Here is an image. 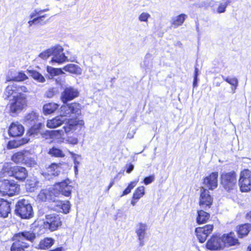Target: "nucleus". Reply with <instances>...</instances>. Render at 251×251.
Returning a JSON list of instances; mask_svg holds the SVG:
<instances>
[{
    "label": "nucleus",
    "instance_id": "nucleus-1",
    "mask_svg": "<svg viewBox=\"0 0 251 251\" xmlns=\"http://www.w3.org/2000/svg\"><path fill=\"white\" fill-rule=\"evenodd\" d=\"M35 237V234L31 230L21 231L15 234L12 237L13 243L11 251H25L29 247V242H33Z\"/></svg>",
    "mask_w": 251,
    "mask_h": 251
},
{
    "label": "nucleus",
    "instance_id": "nucleus-2",
    "mask_svg": "<svg viewBox=\"0 0 251 251\" xmlns=\"http://www.w3.org/2000/svg\"><path fill=\"white\" fill-rule=\"evenodd\" d=\"M221 183L227 192L234 190L237 188V178L235 172H223L221 175Z\"/></svg>",
    "mask_w": 251,
    "mask_h": 251
},
{
    "label": "nucleus",
    "instance_id": "nucleus-3",
    "mask_svg": "<svg viewBox=\"0 0 251 251\" xmlns=\"http://www.w3.org/2000/svg\"><path fill=\"white\" fill-rule=\"evenodd\" d=\"M20 185L14 180H0V193L3 195L12 196L19 193Z\"/></svg>",
    "mask_w": 251,
    "mask_h": 251
},
{
    "label": "nucleus",
    "instance_id": "nucleus-4",
    "mask_svg": "<svg viewBox=\"0 0 251 251\" xmlns=\"http://www.w3.org/2000/svg\"><path fill=\"white\" fill-rule=\"evenodd\" d=\"M16 214L23 219H29L33 217L32 207L27 200L23 199L19 201L16 205Z\"/></svg>",
    "mask_w": 251,
    "mask_h": 251
},
{
    "label": "nucleus",
    "instance_id": "nucleus-5",
    "mask_svg": "<svg viewBox=\"0 0 251 251\" xmlns=\"http://www.w3.org/2000/svg\"><path fill=\"white\" fill-rule=\"evenodd\" d=\"M26 106V98L25 95L14 96L9 103L10 113L15 116Z\"/></svg>",
    "mask_w": 251,
    "mask_h": 251
},
{
    "label": "nucleus",
    "instance_id": "nucleus-6",
    "mask_svg": "<svg viewBox=\"0 0 251 251\" xmlns=\"http://www.w3.org/2000/svg\"><path fill=\"white\" fill-rule=\"evenodd\" d=\"M81 107L79 103L74 102L63 105L60 107V115L62 117H70L72 115L78 116L81 114Z\"/></svg>",
    "mask_w": 251,
    "mask_h": 251
},
{
    "label": "nucleus",
    "instance_id": "nucleus-7",
    "mask_svg": "<svg viewBox=\"0 0 251 251\" xmlns=\"http://www.w3.org/2000/svg\"><path fill=\"white\" fill-rule=\"evenodd\" d=\"M38 116L36 112L31 111L26 114L23 120L25 124L29 126H32L30 129V132L31 134L37 133L42 126L41 123L35 125L38 120Z\"/></svg>",
    "mask_w": 251,
    "mask_h": 251
},
{
    "label": "nucleus",
    "instance_id": "nucleus-8",
    "mask_svg": "<svg viewBox=\"0 0 251 251\" xmlns=\"http://www.w3.org/2000/svg\"><path fill=\"white\" fill-rule=\"evenodd\" d=\"M239 185L242 192H248L251 190V171L245 169L240 173Z\"/></svg>",
    "mask_w": 251,
    "mask_h": 251
},
{
    "label": "nucleus",
    "instance_id": "nucleus-9",
    "mask_svg": "<svg viewBox=\"0 0 251 251\" xmlns=\"http://www.w3.org/2000/svg\"><path fill=\"white\" fill-rule=\"evenodd\" d=\"M44 225L46 228H49L51 231L56 230L59 226H61L60 216L56 213L47 215Z\"/></svg>",
    "mask_w": 251,
    "mask_h": 251
},
{
    "label": "nucleus",
    "instance_id": "nucleus-10",
    "mask_svg": "<svg viewBox=\"0 0 251 251\" xmlns=\"http://www.w3.org/2000/svg\"><path fill=\"white\" fill-rule=\"evenodd\" d=\"M51 55L52 57L50 62L62 64L68 61L67 56L63 53V48L60 45H57L51 47Z\"/></svg>",
    "mask_w": 251,
    "mask_h": 251
},
{
    "label": "nucleus",
    "instance_id": "nucleus-11",
    "mask_svg": "<svg viewBox=\"0 0 251 251\" xmlns=\"http://www.w3.org/2000/svg\"><path fill=\"white\" fill-rule=\"evenodd\" d=\"M213 202V198L206 188L202 187L201 189V194L199 199V205L202 209L206 210L210 208Z\"/></svg>",
    "mask_w": 251,
    "mask_h": 251
},
{
    "label": "nucleus",
    "instance_id": "nucleus-12",
    "mask_svg": "<svg viewBox=\"0 0 251 251\" xmlns=\"http://www.w3.org/2000/svg\"><path fill=\"white\" fill-rule=\"evenodd\" d=\"M79 92L77 89L73 87H66L61 93V100L64 103H66L69 101L74 100L77 97Z\"/></svg>",
    "mask_w": 251,
    "mask_h": 251
},
{
    "label": "nucleus",
    "instance_id": "nucleus-13",
    "mask_svg": "<svg viewBox=\"0 0 251 251\" xmlns=\"http://www.w3.org/2000/svg\"><path fill=\"white\" fill-rule=\"evenodd\" d=\"M84 124L83 120L78 119H69L66 123V125L63 126V128L66 134L70 132L73 133L78 127H81Z\"/></svg>",
    "mask_w": 251,
    "mask_h": 251
},
{
    "label": "nucleus",
    "instance_id": "nucleus-14",
    "mask_svg": "<svg viewBox=\"0 0 251 251\" xmlns=\"http://www.w3.org/2000/svg\"><path fill=\"white\" fill-rule=\"evenodd\" d=\"M213 228L211 225H207L203 227H197L195 229L197 237L201 243H203L209 234H210Z\"/></svg>",
    "mask_w": 251,
    "mask_h": 251
},
{
    "label": "nucleus",
    "instance_id": "nucleus-15",
    "mask_svg": "<svg viewBox=\"0 0 251 251\" xmlns=\"http://www.w3.org/2000/svg\"><path fill=\"white\" fill-rule=\"evenodd\" d=\"M206 247L210 250H219L224 247V243L222 237L214 235L207 241Z\"/></svg>",
    "mask_w": 251,
    "mask_h": 251
},
{
    "label": "nucleus",
    "instance_id": "nucleus-16",
    "mask_svg": "<svg viewBox=\"0 0 251 251\" xmlns=\"http://www.w3.org/2000/svg\"><path fill=\"white\" fill-rule=\"evenodd\" d=\"M218 172L212 173L209 176L205 177L203 179L204 186L209 190H213L218 186Z\"/></svg>",
    "mask_w": 251,
    "mask_h": 251
},
{
    "label": "nucleus",
    "instance_id": "nucleus-17",
    "mask_svg": "<svg viewBox=\"0 0 251 251\" xmlns=\"http://www.w3.org/2000/svg\"><path fill=\"white\" fill-rule=\"evenodd\" d=\"M71 182L69 179L59 182L55 185L56 189H58L60 193L67 197H69L71 194L73 187L71 185Z\"/></svg>",
    "mask_w": 251,
    "mask_h": 251
},
{
    "label": "nucleus",
    "instance_id": "nucleus-18",
    "mask_svg": "<svg viewBox=\"0 0 251 251\" xmlns=\"http://www.w3.org/2000/svg\"><path fill=\"white\" fill-rule=\"evenodd\" d=\"M24 131V127L18 122L12 123L10 125L8 129L9 135L14 137L22 136Z\"/></svg>",
    "mask_w": 251,
    "mask_h": 251
},
{
    "label": "nucleus",
    "instance_id": "nucleus-19",
    "mask_svg": "<svg viewBox=\"0 0 251 251\" xmlns=\"http://www.w3.org/2000/svg\"><path fill=\"white\" fill-rule=\"evenodd\" d=\"M147 226L145 224L139 223L136 226V233L139 240V245L143 246L144 245V240L146 234Z\"/></svg>",
    "mask_w": 251,
    "mask_h": 251
},
{
    "label": "nucleus",
    "instance_id": "nucleus-20",
    "mask_svg": "<svg viewBox=\"0 0 251 251\" xmlns=\"http://www.w3.org/2000/svg\"><path fill=\"white\" fill-rule=\"evenodd\" d=\"M13 171H14L13 176L17 179L24 180L27 176V171L25 168L21 166H14Z\"/></svg>",
    "mask_w": 251,
    "mask_h": 251
},
{
    "label": "nucleus",
    "instance_id": "nucleus-21",
    "mask_svg": "<svg viewBox=\"0 0 251 251\" xmlns=\"http://www.w3.org/2000/svg\"><path fill=\"white\" fill-rule=\"evenodd\" d=\"M66 120V119L59 115L48 120L47 122V126L50 128H54L62 125Z\"/></svg>",
    "mask_w": 251,
    "mask_h": 251
},
{
    "label": "nucleus",
    "instance_id": "nucleus-22",
    "mask_svg": "<svg viewBox=\"0 0 251 251\" xmlns=\"http://www.w3.org/2000/svg\"><path fill=\"white\" fill-rule=\"evenodd\" d=\"M59 172V166L55 163H52L47 168L44 176L47 179H50L53 176H58Z\"/></svg>",
    "mask_w": 251,
    "mask_h": 251
},
{
    "label": "nucleus",
    "instance_id": "nucleus-23",
    "mask_svg": "<svg viewBox=\"0 0 251 251\" xmlns=\"http://www.w3.org/2000/svg\"><path fill=\"white\" fill-rule=\"evenodd\" d=\"M222 239L224 243V247L234 246L239 243L238 239L235 238L234 234L232 232L224 234L222 236Z\"/></svg>",
    "mask_w": 251,
    "mask_h": 251
},
{
    "label": "nucleus",
    "instance_id": "nucleus-24",
    "mask_svg": "<svg viewBox=\"0 0 251 251\" xmlns=\"http://www.w3.org/2000/svg\"><path fill=\"white\" fill-rule=\"evenodd\" d=\"M187 18V15L185 14H181L176 16H174L171 18V26L175 28L181 25Z\"/></svg>",
    "mask_w": 251,
    "mask_h": 251
},
{
    "label": "nucleus",
    "instance_id": "nucleus-25",
    "mask_svg": "<svg viewBox=\"0 0 251 251\" xmlns=\"http://www.w3.org/2000/svg\"><path fill=\"white\" fill-rule=\"evenodd\" d=\"M10 203L2 199H0V216L3 218L8 217V214L10 212Z\"/></svg>",
    "mask_w": 251,
    "mask_h": 251
},
{
    "label": "nucleus",
    "instance_id": "nucleus-26",
    "mask_svg": "<svg viewBox=\"0 0 251 251\" xmlns=\"http://www.w3.org/2000/svg\"><path fill=\"white\" fill-rule=\"evenodd\" d=\"M49 10L48 9H45L43 10L39 9H35L34 12L32 13L30 15L31 18H33L34 17L37 16L36 19H37V24H39L40 25H43L46 24L47 23V21H45L44 18L47 16V15H41V14L45 11Z\"/></svg>",
    "mask_w": 251,
    "mask_h": 251
},
{
    "label": "nucleus",
    "instance_id": "nucleus-27",
    "mask_svg": "<svg viewBox=\"0 0 251 251\" xmlns=\"http://www.w3.org/2000/svg\"><path fill=\"white\" fill-rule=\"evenodd\" d=\"M56 203V207L55 208L56 210L65 214L69 213L70 208V204L69 201H57Z\"/></svg>",
    "mask_w": 251,
    "mask_h": 251
},
{
    "label": "nucleus",
    "instance_id": "nucleus-28",
    "mask_svg": "<svg viewBox=\"0 0 251 251\" xmlns=\"http://www.w3.org/2000/svg\"><path fill=\"white\" fill-rule=\"evenodd\" d=\"M54 243V240L51 238H45L41 240L38 245V249L46 250L51 247Z\"/></svg>",
    "mask_w": 251,
    "mask_h": 251
},
{
    "label": "nucleus",
    "instance_id": "nucleus-29",
    "mask_svg": "<svg viewBox=\"0 0 251 251\" xmlns=\"http://www.w3.org/2000/svg\"><path fill=\"white\" fill-rule=\"evenodd\" d=\"M39 183V181L35 177L27 179L25 184L26 190L30 192L34 191L38 187Z\"/></svg>",
    "mask_w": 251,
    "mask_h": 251
},
{
    "label": "nucleus",
    "instance_id": "nucleus-30",
    "mask_svg": "<svg viewBox=\"0 0 251 251\" xmlns=\"http://www.w3.org/2000/svg\"><path fill=\"white\" fill-rule=\"evenodd\" d=\"M197 222L199 224H202L206 223L209 220L210 214L203 210L198 211Z\"/></svg>",
    "mask_w": 251,
    "mask_h": 251
},
{
    "label": "nucleus",
    "instance_id": "nucleus-31",
    "mask_svg": "<svg viewBox=\"0 0 251 251\" xmlns=\"http://www.w3.org/2000/svg\"><path fill=\"white\" fill-rule=\"evenodd\" d=\"M63 69L66 72H69L75 75H80L82 73V69L78 65L70 64L63 67Z\"/></svg>",
    "mask_w": 251,
    "mask_h": 251
},
{
    "label": "nucleus",
    "instance_id": "nucleus-32",
    "mask_svg": "<svg viewBox=\"0 0 251 251\" xmlns=\"http://www.w3.org/2000/svg\"><path fill=\"white\" fill-rule=\"evenodd\" d=\"M59 105L54 102L47 103L43 106V110L45 115L53 113L58 107Z\"/></svg>",
    "mask_w": 251,
    "mask_h": 251
},
{
    "label": "nucleus",
    "instance_id": "nucleus-33",
    "mask_svg": "<svg viewBox=\"0 0 251 251\" xmlns=\"http://www.w3.org/2000/svg\"><path fill=\"white\" fill-rule=\"evenodd\" d=\"M29 141L28 139L22 138L20 140H12L10 141L7 144V149H12L16 148H18L20 146L23 145L27 143Z\"/></svg>",
    "mask_w": 251,
    "mask_h": 251
},
{
    "label": "nucleus",
    "instance_id": "nucleus-34",
    "mask_svg": "<svg viewBox=\"0 0 251 251\" xmlns=\"http://www.w3.org/2000/svg\"><path fill=\"white\" fill-rule=\"evenodd\" d=\"M251 228V226L249 224H246L239 226L237 230L239 237L242 238L246 236L250 231Z\"/></svg>",
    "mask_w": 251,
    "mask_h": 251
},
{
    "label": "nucleus",
    "instance_id": "nucleus-35",
    "mask_svg": "<svg viewBox=\"0 0 251 251\" xmlns=\"http://www.w3.org/2000/svg\"><path fill=\"white\" fill-rule=\"evenodd\" d=\"M38 197L40 200L44 201L51 200V192L48 189L42 190L38 194Z\"/></svg>",
    "mask_w": 251,
    "mask_h": 251
},
{
    "label": "nucleus",
    "instance_id": "nucleus-36",
    "mask_svg": "<svg viewBox=\"0 0 251 251\" xmlns=\"http://www.w3.org/2000/svg\"><path fill=\"white\" fill-rule=\"evenodd\" d=\"M26 157L25 153L23 152L15 153L12 157V160L16 163H24Z\"/></svg>",
    "mask_w": 251,
    "mask_h": 251
},
{
    "label": "nucleus",
    "instance_id": "nucleus-37",
    "mask_svg": "<svg viewBox=\"0 0 251 251\" xmlns=\"http://www.w3.org/2000/svg\"><path fill=\"white\" fill-rule=\"evenodd\" d=\"M27 74L33 79L39 82H44L45 81L44 77L38 72L33 70H28Z\"/></svg>",
    "mask_w": 251,
    "mask_h": 251
},
{
    "label": "nucleus",
    "instance_id": "nucleus-38",
    "mask_svg": "<svg viewBox=\"0 0 251 251\" xmlns=\"http://www.w3.org/2000/svg\"><path fill=\"white\" fill-rule=\"evenodd\" d=\"M13 167H12L10 163H5L4 164L1 173L3 174L4 176H12L13 175L14 171Z\"/></svg>",
    "mask_w": 251,
    "mask_h": 251
},
{
    "label": "nucleus",
    "instance_id": "nucleus-39",
    "mask_svg": "<svg viewBox=\"0 0 251 251\" xmlns=\"http://www.w3.org/2000/svg\"><path fill=\"white\" fill-rule=\"evenodd\" d=\"M47 71L51 77L64 74L61 69L54 68L50 66H47Z\"/></svg>",
    "mask_w": 251,
    "mask_h": 251
},
{
    "label": "nucleus",
    "instance_id": "nucleus-40",
    "mask_svg": "<svg viewBox=\"0 0 251 251\" xmlns=\"http://www.w3.org/2000/svg\"><path fill=\"white\" fill-rule=\"evenodd\" d=\"M15 87L14 84L8 85L5 89L4 92V97L5 99H8L10 96L14 93H16V89Z\"/></svg>",
    "mask_w": 251,
    "mask_h": 251
},
{
    "label": "nucleus",
    "instance_id": "nucleus-41",
    "mask_svg": "<svg viewBox=\"0 0 251 251\" xmlns=\"http://www.w3.org/2000/svg\"><path fill=\"white\" fill-rule=\"evenodd\" d=\"M145 195V187L143 186L136 189L133 194V198L136 200H139Z\"/></svg>",
    "mask_w": 251,
    "mask_h": 251
},
{
    "label": "nucleus",
    "instance_id": "nucleus-42",
    "mask_svg": "<svg viewBox=\"0 0 251 251\" xmlns=\"http://www.w3.org/2000/svg\"><path fill=\"white\" fill-rule=\"evenodd\" d=\"M49 153L55 157H63L65 156L64 153L60 149L55 147L50 149L49 151Z\"/></svg>",
    "mask_w": 251,
    "mask_h": 251
},
{
    "label": "nucleus",
    "instance_id": "nucleus-43",
    "mask_svg": "<svg viewBox=\"0 0 251 251\" xmlns=\"http://www.w3.org/2000/svg\"><path fill=\"white\" fill-rule=\"evenodd\" d=\"M230 3V0H222L217 8V12L218 13H224L226 11L227 5Z\"/></svg>",
    "mask_w": 251,
    "mask_h": 251
},
{
    "label": "nucleus",
    "instance_id": "nucleus-44",
    "mask_svg": "<svg viewBox=\"0 0 251 251\" xmlns=\"http://www.w3.org/2000/svg\"><path fill=\"white\" fill-rule=\"evenodd\" d=\"M64 130H56L52 131L51 136L52 138L57 139H63L64 136Z\"/></svg>",
    "mask_w": 251,
    "mask_h": 251
},
{
    "label": "nucleus",
    "instance_id": "nucleus-45",
    "mask_svg": "<svg viewBox=\"0 0 251 251\" xmlns=\"http://www.w3.org/2000/svg\"><path fill=\"white\" fill-rule=\"evenodd\" d=\"M151 54H147L145 57L143 62L141 64V67L147 69L151 66V61L150 59Z\"/></svg>",
    "mask_w": 251,
    "mask_h": 251
},
{
    "label": "nucleus",
    "instance_id": "nucleus-46",
    "mask_svg": "<svg viewBox=\"0 0 251 251\" xmlns=\"http://www.w3.org/2000/svg\"><path fill=\"white\" fill-rule=\"evenodd\" d=\"M27 78V76L25 74L22 72H19L17 75L14 76L13 80L16 81H21L25 80Z\"/></svg>",
    "mask_w": 251,
    "mask_h": 251
},
{
    "label": "nucleus",
    "instance_id": "nucleus-47",
    "mask_svg": "<svg viewBox=\"0 0 251 251\" xmlns=\"http://www.w3.org/2000/svg\"><path fill=\"white\" fill-rule=\"evenodd\" d=\"M151 15L147 12L142 13L138 17V19L140 22H144L147 23L148 19L150 18Z\"/></svg>",
    "mask_w": 251,
    "mask_h": 251
},
{
    "label": "nucleus",
    "instance_id": "nucleus-48",
    "mask_svg": "<svg viewBox=\"0 0 251 251\" xmlns=\"http://www.w3.org/2000/svg\"><path fill=\"white\" fill-rule=\"evenodd\" d=\"M51 48H50L41 52L39 54V56L43 59H47L49 56L51 55Z\"/></svg>",
    "mask_w": 251,
    "mask_h": 251
},
{
    "label": "nucleus",
    "instance_id": "nucleus-49",
    "mask_svg": "<svg viewBox=\"0 0 251 251\" xmlns=\"http://www.w3.org/2000/svg\"><path fill=\"white\" fill-rule=\"evenodd\" d=\"M15 87L17 89L16 93L19 94L18 95H23L22 94V92H27L28 90L27 88L25 86H20L16 84H14Z\"/></svg>",
    "mask_w": 251,
    "mask_h": 251
},
{
    "label": "nucleus",
    "instance_id": "nucleus-50",
    "mask_svg": "<svg viewBox=\"0 0 251 251\" xmlns=\"http://www.w3.org/2000/svg\"><path fill=\"white\" fill-rule=\"evenodd\" d=\"M57 93V90L55 88H50L46 92V96L49 98H52Z\"/></svg>",
    "mask_w": 251,
    "mask_h": 251
},
{
    "label": "nucleus",
    "instance_id": "nucleus-51",
    "mask_svg": "<svg viewBox=\"0 0 251 251\" xmlns=\"http://www.w3.org/2000/svg\"><path fill=\"white\" fill-rule=\"evenodd\" d=\"M70 154L74 159L75 166H78L79 164V160L81 159V156L79 155L76 154L73 152L69 151Z\"/></svg>",
    "mask_w": 251,
    "mask_h": 251
},
{
    "label": "nucleus",
    "instance_id": "nucleus-52",
    "mask_svg": "<svg viewBox=\"0 0 251 251\" xmlns=\"http://www.w3.org/2000/svg\"><path fill=\"white\" fill-rule=\"evenodd\" d=\"M24 163H25L29 167H33L34 166V165H36V162L33 159H32L31 158H29L27 156Z\"/></svg>",
    "mask_w": 251,
    "mask_h": 251
},
{
    "label": "nucleus",
    "instance_id": "nucleus-53",
    "mask_svg": "<svg viewBox=\"0 0 251 251\" xmlns=\"http://www.w3.org/2000/svg\"><path fill=\"white\" fill-rule=\"evenodd\" d=\"M230 85L233 86L234 88H232V90L233 91V92H235V90L236 89L237 86H238V81L237 78L235 77H232V79L230 81H229V83Z\"/></svg>",
    "mask_w": 251,
    "mask_h": 251
},
{
    "label": "nucleus",
    "instance_id": "nucleus-54",
    "mask_svg": "<svg viewBox=\"0 0 251 251\" xmlns=\"http://www.w3.org/2000/svg\"><path fill=\"white\" fill-rule=\"evenodd\" d=\"M154 177L153 176H151L148 177H146L144 179V183L146 185H148L153 181Z\"/></svg>",
    "mask_w": 251,
    "mask_h": 251
},
{
    "label": "nucleus",
    "instance_id": "nucleus-55",
    "mask_svg": "<svg viewBox=\"0 0 251 251\" xmlns=\"http://www.w3.org/2000/svg\"><path fill=\"white\" fill-rule=\"evenodd\" d=\"M67 141L69 144L76 145L78 143V139L75 137H69L68 138Z\"/></svg>",
    "mask_w": 251,
    "mask_h": 251
},
{
    "label": "nucleus",
    "instance_id": "nucleus-56",
    "mask_svg": "<svg viewBox=\"0 0 251 251\" xmlns=\"http://www.w3.org/2000/svg\"><path fill=\"white\" fill-rule=\"evenodd\" d=\"M139 181V178L133 181H131L128 185V187L131 190L133 189V188L137 185L138 182Z\"/></svg>",
    "mask_w": 251,
    "mask_h": 251
},
{
    "label": "nucleus",
    "instance_id": "nucleus-57",
    "mask_svg": "<svg viewBox=\"0 0 251 251\" xmlns=\"http://www.w3.org/2000/svg\"><path fill=\"white\" fill-rule=\"evenodd\" d=\"M126 167L127 169L126 172L128 174L130 173L134 169V166L131 164L127 165Z\"/></svg>",
    "mask_w": 251,
    "mask_h": 251
},
{
    "label": "nucleus",
    "instance_id": "nucleus-58",
    "mask_svg": "<svg viewBox=\"0 0 251 251\" xmlns=\"http://www.w3.org/2000/svg\"><path fill=\"white\" fill-rule=\"evenodd\" d=\"M131 189L129 188L128 186L126 187V188L123 191V194L122 195L121 197L126 195L130 193L131 191Z\"/></svg>",
    "mask_w": 251,
    "mask_h": 251
},
{
    "label": "nucleus",
    "instance_id": "nucleus-59",
    "mask_svg": "<svg viewBox=\"0 0 251 251\" xmlns=\"http://www.w3.org/2000/svg\"><path fill=\"white\" fill-rule=\"evenodd\" d=\"M37 19H36V18H33V19L31 21H29L28 22V24H29V26H32V25L34 24H37Z\"/></svg>",
    "mask_w": 251,
    "mask_h": 251
},
{
    "label": "nucleus",
    "instance_id": "nucleus-60",
    "mask_svg": "<svg viewBox=\"0 0 251 251\" xmlns=\"http://www.w3.org/2000/svg\"><path fill=\"white\" fill-rule=\"evenodd\" d=\"M222 77L225 81H226V82H227L228 83H229V81H230L231 79H232V78H231V77H226L223 75H222Z\"/></svg>",
    "mask_w": 251,
    "mask_h": 251
},
{
    "label": "nucleus",
    "instance_id": "nucleus-61",
    "mask_svg": "<svg viewBox=\"0 0 251 251\" xmlns=\"http://www.w3.org/2000/svg\"><path fill=\"white\" fill-rule=\"evenodd\" d=\"M199 71L197 67H196L195 69V73H194V77L198 78V76L199 74Z\"/></svg>",
    "mask_w": 251,
    "mask_h": 251
},
{
    "label": "nucleus",
    "instance_id": "nucleus-62",
    "mask_svg": "<svg viewBox=\"0 0 251 251\" xmlns=\"http://www.w3.org/2000/svg\"><path fill=\"white\" fill-rule=\"evenodd\" d=\"M246 219L251 222V211L248 213L246 215Z\"/></svg>",
    "mask_w": 251,
    "mask_h": 251
},
{
    "label": "nucleus",
    "instance_id": "nucleus-63",
    "mask_svg": "<svg viewBox=\"0 0 251 251\" xmlns=\"http://www.w3.org/2000/svg\"><path fill=\"white\" fill-rule=\"evenodd\" d=\"M198 78L194 77L193 86L194 87L197 86Z\"/></svg>",
    "mask_w": 251,
    "mask_h": 251
},
{
    "label": "nucleus",
    "instance_id": "nucleus-64",
    "mask_svg": "<svg viewBox=\"0 0 251 251\" xmlns=\"http://www.w3.org/2000/svg\"><path fill=\"white\" fill-rule=\"evenodd\" d=\"M138 200H136V199H134L133 198L132 199V200H131V204L133 205V206H134L137 201Z\"/></svg>",
    "mask_w": 251,
    "mask_h": 251
}]
</instances>
